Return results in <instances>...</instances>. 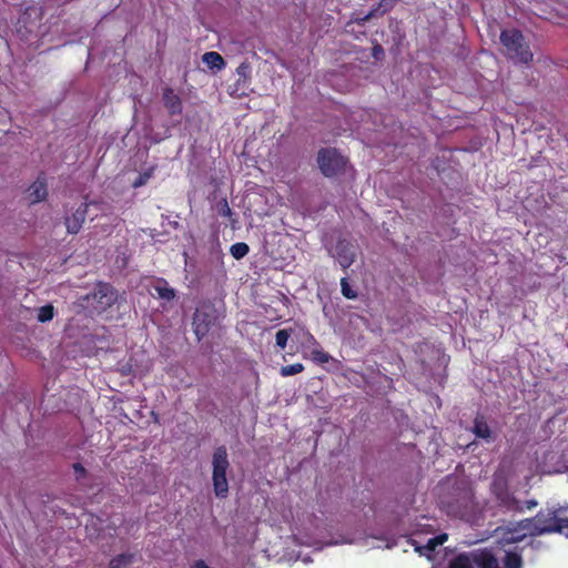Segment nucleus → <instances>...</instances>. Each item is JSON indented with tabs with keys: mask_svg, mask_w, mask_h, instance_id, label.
Instances as JSON below:
<instances>
[{
	"mask_svg": "<svg viewBox=\"0 0 568 568\" xmlns=\"http://www.w3.org/2000/svg\"><path fill=\"white\" fill-rule=\"evenodd\" d=\"M564 510L562 507L554 510H540L535 517L523 520V528L531 536L564 534L565 528H568V518L561 516Z\"/></svg>",
	"mask_w": 568,
	"mask_h": 568,
	"instance_id": "f257e3e1",
	"label": "nucleus"
},
{
	"mask_svg": "<svg viewBox=\"0 0 568 568\" xmlns=\"http://www.w3.org/2000/svg\"><path fill=\"white\" fill-rule=\"evenodd\" d=\"M499 39L504 48L503 53L507 59L521 64H529L532 61L534 53L520 30L504 29Z\"/></svg>",
	"mask_w": 568,
	"mask_h": 568,
	"instance_id": "f03ea898",
	"label": "nucleus"
},
{
	"mask_svg": "<svg viewBox=\"0 0 568 568\" xmlns=\"http://www.w3.org/2000/svg\"><path fill=\"white\" fill-rule=\"evenodd\" d=\"M212 481L213 490L217 498L224 499L229 495V483L226 478V471L230 467L227 449L225 446H219L215 448L212 456Z\"/></svg>",
	"mask_w": 568,
	"mask_h": 568,
	"instance_id": "7ed1b4c3",
	"label": "nucleus"
},
{
	"mask_svg": "<svg viewBox=\"0 0 568 568\" xmlns=\"http://www.w3.org/2000/svg\"><path fill=\"white\" fill-rule=\"evenodd\" d=\"M317 164L324 176L333 178L345 172L347 159L335 148H323L317 153Z\"/></svg>",
	"mask_w": 568,
	"mask_h": 568,
	"instance_id": "20e7f679",
	"label": "nucleus"
},
{
	"mask_svg": "<svg viewBox=\"0 0 568 568\" xmlns=\"http://www.w3.org/2000/svg\"><path fill=\"white\" fill-rule=\"evenodd\" d=\"M216 316L213 307L197 308L193 316L194 334L199 341L207 335L215 325Z\"/></svg>",
	"mask_w": 568,
	"mask_h": 568,
	"instance_id": "39448f33",
	"label": "nucleus"
},
{
	"mask_svg": "<svg viewBox=\"0 0 568 568\" xmlns=\"http://www.w3.org/2000/svg\"><path fill=\"white\" fill-rule=\"evenodd\" d=\"M343 270H347L356 258V246L345 240L341 239L336 242L333 255Z\"/></svg>",
	"mask_w": 568,
	"mask_h": 568,
	"instance_id": "423d86ee",
	"label": "nucleus"
},
{
	"mask_svg": "<svg viewBox=\"0 0 568 568\" xmlns=\"http://www.w3.org/2000/svg\"><path fill=\"white\" fill-rule=\"evenodd\" d=\"M92 297L102 310H105L116 301V291L109 283H99L92 293Z\"/></svg>",
	"mask_w": 568,
	"mask_h": 568,
	"instance_id": "0eeeda50",
	"label": "nucleus"
},
{
	"mask_svg": "<svg viewBox=\"0 0 568 568\" xmlns=\"http://www.w3.org/2000/svg\"><path fill=\"white\" fill-rule=\"evenodd\" d=\"M469 562L477 568H500L498 558L495 556L494 551L488 548L473 551Z\"/></svg>",
	"mask_w": 568,
	"mask_h": 568,
	"instance_id": "6e6552de",
	"label": "nucleus"
},
{
	"mask_svg": "<svg viewBox=\"0 0 568 568\" xmlns=\"http://www.w3.org/2000/svg\"><path fill=\"white\" fill-rule=\"evenodd\" d=\"M88 203H82L71 216L65 217V226L69 234H78L82 229V225L88 214Z\"/></svg>",
	"mask_w": 568,
	"mask_h": 568,
	"instance_id": "1a4fd4ad",
	"label": "nucleus"
},
{
	"mask_svg": "<svg viewBox=\"0 0 568 568\" xmlns=\"http://www.w3.org/2000/svg\"><path fill=\"white\" fill-rule=\"evenodd\" d=\"M163 104L170 115H179L183 111V103L181 98L174 92L172 88H165L163 90Z\"/></svg>",
	"mask_w": 568,
	"mask_h": 568,
	"instance_id": "9d476101",
	"label": "nucleus"
},
{
	"mask_svg": "<svg viewBox=\"0 0 568 568\" xmlns=\"http://www.w3.org/2000/svg\"><path fill=\"white\" fill-rule=\"evenodd\" d=\"M498 505L514 513H523L524 511V505L516 498V496L510 491H504L500 496L497 498Z\"/></svg>",
	"mask_w": 568,
	"mask_h": 568,
	"instance_id": "9b49d317",
	"label": "nucleus"
},
{
	"mask_svg": "<svg viewBox=\"0 0 568 568\" xmlns=\"http://www.w3.org/2000/svg\"><path fill=\"white\" fill-rule=\"evenodd\" d=\"M48 195L47 183L44 180L38 179L28 189V197L31 203L44 201Z\"/></svg>",
	"mask_w": 568,
	"mask_h": 568,
	"instance_id": "f8f14e48",
	"label": "nucleus"
},
{
	"mask_svg": "<svg viewBox=\"0 0 568 568\" xmlns=\"http://www.w3.org/2000/svg\"><path fill=\"white\" fill-rule=\"evenodd\" d=\"M473 433L475 434L476 437L485 439L486 442H490L493 439L491 429L487 424L484 415L478 414L475 417Z\"/></svg>",
	"mask_w": 568,
	"mask_h": 568,
	"instance_id": "ddd939ff",
	"label": "nucleus"
},
{
	"mask_svg": "<svg viewBox=\"0 0 568 568\" xmlns=\"http://www.w3.org/2000/svg\"><path fill=\"white\" fill-rule=\"evenodd\" d=\"M202 61L212 70H222L225 67L223 57L215 51L205 52L202 55Z\"/></svg>",
	"mask_w": 568,
	"mask_h": 568,
	"instance_id": "4468645a",
	"label": "nucleus"
},
{
	"mask_svg": "<svg viewBox=\"0 0 568 568\" xmlns=\"http://www.w3.org/2000/svg\"><path fill=\"white\" fill-rule=\"evenodd\" d=\"M153 288L158 296L164 301L170 302L175 298V290L170 287L164 278H159Z\"/></svg>",
	"mask_w": 568,
	"mask_h": 568,
	"instance_id": "2eb2a0df",
	"label": "nucleus"
},
{
	"mask_svg": "<svg viewBox=\"0 0 568 568\" xmlns=\"http://www.w3.org/2000/svg\"><path fill=\"white\" fill-rule=\"evenodd\" d=\"M134 560L135 554L122 552L111 558L109 561V568H126L128 566L132 565Z\"/></svg>",
	"mask_w": 568,
	"mask_h": 568,
	"instance_id": "dca6fc26",
	"label": "nucleus"
},
{
	"mask_svg": "<svg viewBox=\"0 0 568 568\" xmlns=\"http://www.w3.org/2000/svg\"><path fill=\"white\" fill-rule=\"evenodd\" d=\"M503 564L505 568H523L521 556L517 551H506Z\"/></svg>",
	"mask_w": 568,
	"mask_h": 568,
	"instance_id": "f3484780",
	"label": "nucleus"
},
{
	"mask_svg": "<svg viewBox=\"0 0 568 568\" xmlns=\"http://www.w3.org/2000/svg\"><path fill=\"white\" fill-rule=\"evenodd\" d=\"M490 490L495 498L504 494V491L509 490L507 479L503 476H495L490 485Z\"/></svg>",
	"mask_w": 568,
	"mask_h": 568,
	"instance_id": "a211bd4d",
	"label": "nucleus"
},
{
	"mask_svg": "<svg viewBox=\"0 0 568 568\" xmlns=\"http://www.w3.org/2000/svg\"><path fill=\"white\" fill-rule=\"evenodd\" d=\"M216 210H217V214L221 216V217H227L230 219L231 221V225L232 227H234L235 223H236V220L233 219V212L227 203V200L226 199H222L217 205H216Z\"/></svg>",
	"mask_w": 568,
	"mask_h": 568,
	"instance_id": "6ab92c4d",
	"label": "nucleus"
},
{
	"mask_svg": "<svg viewBox=\"0 0 568 568\" xmlns=\"http://www.w3.org/2000/svg\"><path fill=\"white\" fill-rule=\"evenodd\" d=\"M155 169H156V166L152 165L144 172L140 173L139 176L132 182V187L139 189V187L145 185L149 182V180L152 178Z\"/></svg>",
	"mask_w": 568,
	"mask_h": 568,
	"instance_id": "aec40b11",
	"label": "nucleus"
},
{
	"mask_svg": "<svg viewBox=\"0 0 568 568\" xmlns=\"http://www.w3.org/2000/svg\"><path fill=\"white\" fill-rule=\"evenodd\" d=\"M250 252V247L246 243L244 242H239V243H235L233 244L231 247H230V253L231 255L235 258V260H241L243 258L244 256L247 255V253Z\"/></svg>",
	"mask_w": 568,
	"mask_h": 568,
	"instance_id": "412c9836",
	"label": "nucleus"
},
{
	"mask_svg": "<svg viewBox=\"0 0 568 568\" xmlns=\"http://www.w3.org/2000/svg\"><path fill=\"white\" fill-rule=\"evenodd\" d=\"M341 292L347 300H355L358 296L357 291L351 286L347 277L341 278Z\"/></svg>",
	"mask_w": 568,
	"mask_h": 568,
	"instance_id": "4be33fe9",
	"label": "nucleus"
},
{
	"mask_svg": "<svg viewBox=\"0 0 568 568\" xmlns=\"http://www.w3.org/2000/svg\"><path fill=\"white\" fill-rule=\"evenodd\" d=\"M53 315H54V307L51 304L41 306L38 310V321L41 323L51 321L53 318Z\"/></svg>",
	"mask_w": 568,
	"mask_h": 568,
	"instance_id": "5701e85b",
	"label": "nucleus"
},
{
	"mask_svg": "<svg viewBox=\"0 0 568 568\" xmlns=\"http://www.w3.org/2000/svg\"><path fill=\"white\" fill-rule=\"evenodd\" d=\"M303 371H304V365L302 363H295V364L282 366L280 373L283 377H287V376L300 374Z\"/></svg>",
	"mask_w": 568,
	"mask_h": 568,
	"instance_id": "b1692460",
	"label": "nucleus"
},
{
	"mask_svg": "<svg viewBox=\"0 0 568 568\" xmlns=\"http://www.w3.org/2000/svg\"><path fill=\"white\" fill-rule=\"evenodd\" d=\"M395 2L396 0H379L377 7L373 10H377V14H385L394 8Z\"/></svg>",
	"mask_w": 568,
	"mask_h": 568,
	"instance_id": "393cba45",
	"label": "nucleus"
},
{
	"mask_svg": "<svg viewBox=\"0 0 568 568\" xmlns=\"http://www.w3.org/2000/svg\"><path fill=\"white\" fill-rule=\"evenodd\" d=\"M290 338V332L287 329H280L276 332L275 341L276 345L284 349L287 345V341Z\"/></svg>",
	"mask_w": 568,
	"mask_h": 568,
	"instance_id": "a878e982",
	"label": "nucleus"
},
{
	"mask_svg": "<svg viewBox=\"0 0 568 568\" xmlns=\"http://www.w3.org/2000/svg\"><path fill=\"white\" fill-rule=\"evenodd\" d=\"M312 358H313V361H315L320 364H326L331 361L329 354L324 352L323 349H313Z\"/></svg>",
	"mask_w": 568,
	"mask_h": 568,
	"instance_id": "bb28decb",
	"label": "nucleus"
},
{
	"mask_svg": "<svg viewBox=\"0 0 568 568\" xmlns=\"http://www.w3.org/2000/svg\"><path fill=\"white\" fill-rule=\"evenodd\" d=\"M448 568H474L470 562H469V559L465 556H458L456 559H454Z\"/></svg>",
	"mask_w": 568,
	"mask_h": 568,
	"instance_id": "cd10ccee",
	"label": "nucleus"
},
{
	"mask_svg": "<svg viewBox=\"0 0 568 568\" xmlns=\"http://www.w3.org/2000/svg\"><path fill=\"white\" fill-rule=\"evenodd\" d=\"M376 16H377V10H371L368 13H366L363 17L354 18L349 23H347L346 27H349L353 22L363 27L367 21H369L371 19H373Z\"/></svg>",
	"mask_w": 568,
	"mask_h": 568,
	"instance_id": "c85d7f7f",
	"label": "nucleus"
},
{
	"mask_svg": "<svg viewBox=\"0 0 568 568\" xmlns=\"http://www.w3.org/2000/svg\"><path fill=\"white\" fill-rule=\"evenodd\" d=\"M236 73L240 77V79H243L244 81H246L251 77V65L247 62L241 63L236 68Z\"/></svg>",
	"mask_w": 568,
	"mask_h": 568,
	"instance_id": "c756f323",
	"label": "nucleus"
},
{
	"mask_svg": "<svg viewBox=\"0 0 568 568\" xmlns=\"http://www.w3.org/2000/svg\"><path fill=\"white\" fill-rule=\"evenodd\" d=\"M72 468L74 470V475H75V479L78 481H80L81 479H83L84 477H87L88 475V471L87 469L84 468V466L80 463H74L72 465Z\"/></svg>",
	"mask_w": 568,
	"mask_h": 568,
	"instance_id": "7c9ffc66",
	"label": "nucleus"
},
{
	"mask_svg": "<svg viewBox=\"0 0 568 568\" xmlns=\"http://www.w3.org/2000/svg\"><path fill=\"white\" fill-rule=\"evenodd\" d=\"M372 53H373V57L376 59V60H379L384 57V49L383 47L379 44V43H376L373 49H372Z\"/></svg>",
	"mask_w": 568,
	"mask_h": 568,
	"instance_id": "2f4dec72",
	"label": "nucleus"
},
{
	"mask_svg": "<svg viewBox=\"0 0 568 568\" xmlns=\"http://www.w3.org/2000/svg\"><path fill=\"white\" fill-rule=\"evenodd\" d=\"M447 539V535H442V536H438L434 539H430L429 540V545L433 547L435 546L437 542L439 544H443L445 540Z\"/></svg>",
	"mask_w": 568,
	"mask_h": 568,
	"instance_id": "473e14b6",
	"label": "nucleus"
},
{
	"mask_svg": "<svg viewBox=\"0 0 568 568\" xmlns=\"http://www.w3.org/2000/svg\"><path fill=\"white\" fill-rule=\"evenodd\" d=\"M537 505H538V503H537V500H535V499L527 500V501L525 503L524 509L526 508V509H529V510H530V509H532V508L537 507Z\"/></svg>",
	"mask_w": 568,
	"mask_h": 568,
	"instance_id": "72a5a7b5",
	"label": "nucleus"
}]
</instances>
